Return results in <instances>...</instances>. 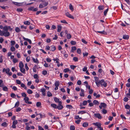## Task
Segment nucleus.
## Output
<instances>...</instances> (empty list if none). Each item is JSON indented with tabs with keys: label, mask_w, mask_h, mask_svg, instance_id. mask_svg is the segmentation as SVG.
<instances>
[{
	"label": "nucleus",
	"mask_w": 130,
	"mask_h": 130,
	"mask_svg": "<svg viewBox=\"0 0 130 130\" xmlns=\"http://www.w3.org/2000/svg\"><path fill=\"white\" fill-rule=\"evenodd\" d=\"M99 86H100V84L102 86H104V87H106L107 86V83H106L104 79H102L101 81L99 82Z\"/></svg>",
	"instance_id": "nucleus-2"
},
{
	"label": "nucleus",
	"mask_w": 130,
	"mask_h": 130,
	"mask_svg": "<svg viewBox=\"0 0 130 130\" xmlns=\"http://www.w3.org/2000/svg\"><path fill=\"white\" fill-rule=\"evenodd\" d=\"M75 129V126L74 125H71L70 127V130H74Z\"/></svg>",
	"instance_id": "nucleus-45"
},
{
	"label": "nucleus",
	"mask_w": 130,
	"mask_h": 130,
	"mask_svg": "<svg viewBox=\"0 0 130 130\" xmlns=\"http://www.w3.org/2000/svg\"><path fill=\"white\" fill-rule=\"evenodd\" d=\"M47 72L46 70H44L42 72V74L44 75H45L47 74Z\"/></svg>",
	"instance_id": "nucleus-54"
},
{
	"label": "nucleus",
	"mask_w": 130,
	"mask_h": 130,
	"mask_svg": "<svg viewBox=\"0 0 130 130\" xmlns=\"http://www.w3.org/2000/svg\"><path fill=\"white\" fill-rule=\"evenodd\" d=\"M71 37V35L70 34H68L67 35V38L68 39H70Z\"/></svg>",
	"instance_id": "nucleus-50"
},
{
	"label": "nucleus",
	"mask_w": 130,
	"mask_h": 130,
	"mask_svg": "<svg viewBox=\"0 0 130 130\" xmlns=\"http://www.w3.org/2000/svg\"><path fill=\"white\" fill-rule=\"evenodd\" d=\"M61 27L60 25H58L57 26V31L58 32H60L61 31Z\"/></svg>",
	"instance_id": "nucleus-15"
},
{
	"label": "nucleus",
	"mask_w": 130,
	"mask_h": 130,
	"mask_svg": "<svg viewBox=\"0 0 130 130\" xmlns=\"http://www.w3.org/2000/svg\"><path fill=\"white\" fill-rule=\"evenodd\" d=\"M62 102L61 101L59 102L58 105L57 106V108L59 110H61L63 108V106L61 105Z\"/></svg>",
	"instance_id": "nucleus-5"
},
{
	"label": "nucleus",
	"mask_w": 130,
	"mask_h": 130,
	"mask_svg": "<svg viewBox=\"0 0 130 130\" xmlns=\"http://www.w3.org/2000/svg\"><path fill=\"white\" fill-rule=\"evenodd\" d=\"M41 105V103L40 102H37L36 105L38 107H40Z\"/></svg>",
	"instance_id": "nucleus-33"
},
{
	"label": "nucleus",
	"mask_w": 130,
	"mask_h": 130,
	"mask_svg": "<svg viewBox=\"0 0 130 130\" xmlns=\"http://www.w3.org/2000/svg\"><path fill=\"white\" fill-rule=\"evenodd\" d=\"M70 70L69 68H66L63 70L64 72L65 73H66L70 71Z\"/></svg>",
	"instance_id": "nucleus-36"
},
{
	"label": "nucleus",
	"mask_w": 130,
	"mask_h": 130,
	"mask_svg": "<svg viewBox=\"0 0 130 130\" xmlns=\"http://www.w3.org/2000/svg\"><path fill=\"white\" fill-rule=\"evenodd\" d=\"M94 115L96 118H97L99 119H101L102 118L101 115L99 113H95Z\"/></svg>",
	"instance_id": "nucleus-9"
},
{
	"label": "nucleus",
	"mask_w": 130,
	"mask_h": 130,
	"mask_svg": "<svg viewBox=\"0 0 130 130\" xmlns=\"http://www.w3.org/2000/svg\"><path fill=\"white\" fill-rule=\"evenodd\" d=\"M76 48L75 46H73L72 47V52H74L73 51L76 50Z\"/></svg>",
	"instance_id": "nucleus-40"
},
{
	"label": "nucleus",
	"mask_w": 130,
	"mask_h": 130,
	"mask_svg": "<svg viewBox=\"0 0 130 130\" xmlns=\"http://www.w3.org/2000/svg\"><path fill=\"white\" fill-rule=\"evenodd\" d=\"M66 107L67 108H69L70 109H71V108H72V106L70 105H67Z\"/></svg>",
	"instance_id": "nucleus-38"
},
{
	"label": "nucleus",
	"mask_w": 130,
	"mask_h": 130,
	"mask_svg": "<svg viewBox=\"0 0 130 130\" xmlns=\"http://www.w3.org/2000/svg\"><path fill=\"white\" fill-rule=\"evenodd\" d=\"M47 96L48 97H50L52 96V94L49 91L47 92Z\"/></svg>",
	"instance_id": "nucleus-30"
},
{
	"label": "nucleus",
	"mask_w": 130,
	"mask_h": 130,
	"mask_svg": "<svg viewBox=\"0 0 130 130\" xmlns=\"http://www.w3.org/2000/svg\"><path fill=\"white\" fill-rule=\"evenodd\" d=\"M48 2H45V3H43V7H45L46 6H47L48 5Z\"/></svg>",
	"instance_id": "nucleus-44"
},
{
	"label": "nucleus",
	"mask_w": 130,
	"mask_h": 130,
	"mask_svg": "<svg viewBox=\"0 0 130 130\" xmlns=\"http://www.w3.org/2000/svg\"><path fill=\"white\" fill-rule=\"evenodd\" d=\"M56 49V48L55 46H51V50L52 51H55Z\"/></svg>",
	"instance_id": "nucleus-28"
},
{
	"label": "nucleus",
	"mask_w": 130,
	"mask_h": 130,
	"mask_svg": "<svg viewBox=\"0 0 130 130\" xmlns=\"http://www.w3.org/2000/svg\"><path fill=\"white\" fill-rule=\"evenodd\" d=\"M3 72H4L5 71L6 73L9 76H11L12 74L11 72H9L10 71V69L8 68H7L6 69L4 68L3 69Z\"/></svg>",
	"instance_id": "nucleus-3"
},
{
	"label": "nucleus",
	"mask_w": 130,
	"mask_h": 130,
	"mask_svg": "<svg viewBox=\"0 0 130 130\" xmlns=\"http://www.w3.org/2000/svg\"><path fill=\"white\" fill-rule=\"evenodd\" d=\"M54 100L57 103L58 102V103H59V102L60 101H59V99L56 97L54 98Z\"/></svg>",
	"instance_id": "nucleus-24"
},
{
	"label": "nucleus",
	"mask_w": 130,
	"mask_h": 130,
	"mask_svg": "<svg viewBox=\"0 0 130 130\" xmlns=\"http://www.w3.org/2000/svg\"><path fill=\"white\" fill-rule=\"evenodd\" d=\"M10 50L12 52H13L15 51V48L13 46H12L10 48Z\"/></svg>",
	"instance_id": "nucleus-35"
},
{
	"label": "nucleus",
	"mask_w": 130,
	"mask_h": 130,
	"mask_svg": "<svg viewBox=\"0 0 130 130\" xmlns=\"http://www.w3.org/2000/svg\"><path fill=\"white\" fill-rule=\"evenodd\" d=\"M11 96L12 98H14L15 96V95L14 93H12L11 94Z\"/></svg>",
	"instance_id": "nucleus-56"
},
{
	"label": "nucleus",
	"mask_w": 130,
	"mask_h": 130,
	"mask_svg": "<svg viewBox=\"0 0 130 130\" xmlns=\"http://www.w3.org/2000/svg\"><path fill=\"white\" fill-rule=\"evenodd\" d=\"M52 8L54 10H56L57 9L58 7L57 6H54L51 7V8Z\"/></svg>",
	"instance_id": "nucleus-51"
},
{
	"label": "nucleus",
	"mask_w": 130,
	"mask_h": 130,
	"mask_svg": "<svg viewBox=\"0 0 130 130\" xmlns=\"http://www.w3.org/2000/svg\"><path fill=\"white\" fill-rule=\"evenodd\" d=\"M86 113V111H79L78 112V114H83L84 113Z\"/></svg>",
	"instance_id": "nucleus-37"
},
{
	"label": "nucleus",
	"mask_w": 130,
	"mask_h": 130,
	"mask_svg": "<svg viewBox=\"0 0 130 130\" xmlns=\"http://www.w3.org/2000/svg\"><path fill=\"white\" fill-rule=\"evenodd\" d=\"M12 3L13 4H14L16 5H17V6H21L23 4V3H17V2H12Z\"/></svg>",
	"instance_id": "nucleus-10"
},
{
	"label": "nucleus",
	"mask_w": 130,
	"mask_h": 130,
	"mask_svg": "<svg viewBox=\"0 0 130 130\" xmlns=\"http://www.w3.org/2000/svg\"><path fill=\"white\" fill-rule=\"evenodd\" d=\"M55 86L56 87H58L59 85V83L58 81H56L55 84Z\"/></svg>",
	"instance_id": "nucleus-26"
},
{
	"label": "nucleus",
	"mask_w": 130,
	"mask_h": 130,
	"mask_svg": "<svg viewBox=\"0 0 130 130\" xmlns=\"http://www.w3.org/2000/svg\"><path fill=\"white\" fill-rule=\"evenodd\" d=\"M93 103L94 104L97 105H99V103L96 100L93 101Z\"/></svg>",
	"instance_id": "nucleus-23"
},
{
	"label": "nucleus",
	"mask_w": 130,
	"mask_h": 130,
	"mask_svg": "<svg viewBox=\"0 0 130 130\" xmlns=\"http://www.w3.org/2000/svg\"><path fill=\"white\" fill-rule=\"evenodd\" d=\"M88 125V123L87 122H84L83 124V126L84 127H87Z\"/></svg>",
	"instance_id": "nucleus-12"
},
{
	"label": "nucleus",
	"mask_w": 130,
	"mask_h": 130,
	"mask_svg": "<svg viewBox=\"0 0 130 130\" xmlns=\"http://www.w3.org/2000/svg\"><path fill=\"white\" fill-rule=\"evenodd\" d=\"M23 97H24L25 98L26 97V94L25 93H21Z\"/></svg>",
	"instance_id": "nucleus-57"
},
{
	"label": "nucleus",
	"mask_w": 130,
	"mask_h": 130,
	"mask_svg": "<svg viewBox=\"0 0 130 130\" xmlns=\"http://www.w3.org/2000/svg\"><path fill=\"white\" fill-rule=\"evenodd\" d=\"M23 39L24 40L28 41L30 44H31V41L30 40L24 37H23Z\"/></svg>",
	"instance_id": "nucleus-13"
},
{
	"label": "nucleus",
	"mask_w": 130,
	"mask_h": 130,
	"mask_svg": "<svg viewBox=\"0 0 130 130\" xmlns=\"http://www.w3.org/2000/svg\"><path fill=\"white\" fill-rule=\"evenodd\" d=\"M129 38L128 35H125L123 36V38L125 39H128Z\"/></svg>",
	"instance_id": "nucleus-17"
},
{
	"label": "nucleus",
	"mask_w": 130,
	"mask_h": 130,
	"mask_svg": "<svg viewBox=\"0 0 130 130\" xmlns=\"http://www.w3.org/2000/svg\"><path fill=\"white\" fill-rule=\"evenodd\" d=\"M101 105H102V107L104 108H105L107 106L106 104L104 103H101Z\"/></svg>",
	"instance_id": "nucleus-16"
},
{
	"label": "nucleus",
	"mask_w": 130,
	"mask_h": 130,
	"mask_svg": "<svg viewBox=\"0 0 130 130\" xmlns=\"http://www.w3.org/2000/svg\"><path fill=\"white\" fill-rule=\"evenodd\" d=\"M101 28L103 30L102 31H97V32L101 34H102L104 35H106L107 34V32H105L104 30L105 28V26H103L101 27Z\"/></svg>",
	"instance_id": "nucleus-4"
},
{
	"label": "nucleus",
	"mask_w": 130,
	"mask_h": 130,
	"mask_svg": "<svg viewBox=\"0 0 130 130\" xmlns=\"http://www.w3.org/2000/svg\"><path fill=\"white\" fill-rule=\"evenodd\" d=\"M9 29L10 31H11L12 30V28H11L10 26H5L4 27V32L3 33V36L5 37H8L10 35V33L9 32H8V30Z\"/></svg>",
	"instance_id": "nucleus-1"
},
{
	"label": "nucleus",
	"mask_w": 130,
	"mask_h": 130,
	"mask_svg": "<svg viewBox=\"0 0 130 130\" xmlns=\"http://www.w3.org/2000/svg\"><path fill=\"white\" fill-rule=\"evenodd\" d=\"M108 8H107L104 11V15L105 16L106 15L108 11Z\"/></svg>",
	"instance_id": "nucleus-48"
},
{
	"label": "nucleus",
	"mask_w": 130,
	"mask_h": 130,
	"mask_svg": "<svg viewBox=\"0 0 130 130\" xmlns=\"http://www.w3.org/2000/svg\"><path fill=\"white\" fill-rule=\"evenodd\" d=\"M24 100L25 101V102L27 104H32V102H29L28 101L29 100V98L28 97H26L24 98Z\"/></svg>",
	"instance_id": "nucleus-7"
},
{
	"label": "nucleus",
	"mask_w": 130,
	"mask_h": 130,
	"mask_svg": "<svg viewBox=\"0 0 130 130\" xmlns=\"http://www.w3.org/2000/svg\"><path fill=\"white\" fill-rule=\"evenodd\" d=\"M51 105L52 107L54 108H57V106L56 104H51Z\"/></svg>",
	"instance_id": "nucleus-22"
},
{
	"label": "nucleus",
	"mask_w": 130,
	"mask_h": 130,
	"mask_svg": "<svg viewBox=\"0 0 130 130\" xmlns=\"http://www.w3.org/2000/svg\"><path fill=\"white\" fill-rule=\"evenodd\" d=\"M87 104V101H84L83 103V105H85Z\"/></svg>",
	"instance_id": "nucleus-47"
},
{
	"label": "nucleus",
	"mask_w": 130,
	"mask_h": 130,
	"mask_svg": "<svg viewBox=\"0 0 130 130\" xmlns=\"http://www.w3.org/2000/svg\"><path fill=\"white\" fill-rule=\"evenodd\" d=\"M82 42L85 44H86L87 43V42L84 39H82Z\"/></svg>",
	"instance_id": "nucleus-60"
},
{
	"label": "nucleus",
	"mask_w": 130,
	"mask_h": 130,
	"mask_svg": "<svg viewBox=\"0 0 130 130\" xmlns=\"http://www.w3.org/2000/svg\"><path fill=\"white\" fill-rule=\"evenodd\" d=\"M17 11L18 12H22L23 11V9L22 8H17Z\"/></svg>",
	"instance_id": "nucleus-59"
},
{
	"label": "nucleus",
	"mask_w": 130,
	"mask_h": 130,
	"mask_svg": "<svg viewBox=\"0 0 130 130\" xmlns=\"http://www.w3.org/2000/svg\"><path fill=\"white\" fill-rule=\"evenodd\" d=\"M94 78H95V83L96 85L98 87L99 86V78L97 77H94Z\"/></svg>",
	"instance_id": "nucleus-8"
},
{
	"label": "nucleus",
	"mask_w": 130,
	"mask_h": 130,
	"mask_svg": "<svg viewBox=\"0 0 130 130\" xmlns=\"http://www.w3.org/2000/svg\"><path fill=\"white\" fill-rule=\"evenodd\" d=\"M77 52L78 53L80 54L81 53V50L80 48H78L77 50Z\"/></svg>",
	"instance_id": "nucleus-63"
},
{
	"label": "nucleus",
	"mask_w": 130,
	"mask_h": 130,
	"mask_svg": "<svg viewBox=\"0 0 130 130\" xmlns=\"http://www.w3.org/2000/svg\"><path fill=\"white\" fill-rule=\"evenodd\" d=\"M102 111L104 114H105L107 113V111L105 109H103Z\"/></svg>",
	"instance_id": "nucleus-43"
},
{
	"label": "nucleus",
	"mask_w": 130,
	"mask_h": 130,
	"mask_svg": "<svg viewBox=\"0 0 130 130\" xmlns=\"http://www.w3.org/2000/svg\"><path fill=\"white\" fill-rule=\"evenodd\" d=\"M73 59L75 62L77 61L78 60V58L76 57H74Z\"/></svg>",
	"instance_id": "nucleus-42"
},
{
	"label": "nucleus",
	"mask_w": 130,
	"mask_h": 130,
	"mask_svg": "<svg viewBox=\"0 0 130 130\" xmlns=\"http://www.w3.org/2000/svg\"><path fill=\"white\" fill-rule=\"evenodd\" d=\"M21 87L22 88H24L26 90L27 89V87L25 86V85L23 83H21Z\"/></svg>",
	"instance_id": "nucleus-21"
},
{
	"label": "nucleus",
	"mask_w": 130,
	"mask_h": 130,
	"mask_svg": "<svg viewBox=\"0 0 130 130\" xmlns=\"http://www.w3.org/2000/svg\"><path fill=\"white\" fill-rule=\"evenodd\" d=\"M15 31L16 32H18L20 31L21 30L19 28L17 27L15 28Z\"/></svg>",
	"instance_id": "nucleus-34"
},
{
	"label": "nucleus",
	"mask_w": 130,
	"mask_h": 130,
	"mask_svg": "<svg viewBox=\"0 0 130 130\" xmlns=\"http://www.w3.org/2000/svg\"><path fill=\"white\" fill-rule=\"evenodd\" d=\"M83 54L84 57L87 56L88 55V53L87 52L83 53Z\"/></svg>",
	"instance_id": "nucleus-52"
},
{
	"label": "nucleus",
	"mask_w": 130,
	"mask_h": 130,
	"mask_svg": "<svg viewBox=\"0 0 130 130\" xmlns=\"http://www.w3.org/2000/svg\"><path fill=\"white\" fill-rule=\"evenodd\" d=\"M27 93L29 94H31L33 93L32 91L30 89H28L27 90Z\"/></svg>",
	"instance_id": "nucleus-27"
},
{
	"label": "nucleus",
	"mask_w": 130,
	"mask_h": 130,
	"mask_svg": "<svg viewBox=\"0 0 130 130\" xmlns=\"http://www.w3.org/2000/svg\"><path fill=\"white\" fill-rule=\"evenodd\" d=\"M3 90L4 91H8V89L7 87L4 86L3 87Z\"/></svg>",
	"instance_id": "nucleus-20"
},
{
	"label": "nucleus",
	"mask_w": 130,
	"mask_h": 130,
	"mask_svg": "<svg viewBox=\"0 0 130 130\" xmlns=\"http://www.w3.org/2000/svg\"><path fill=\"white\" fill-rule=\"evenodd\" d=\"M20 70L22 72L24 73H25V70L24 68H20Z\"/></svg>",
	"instance_id": "nucleus-29"
},
{
	"label": "nucleus",
	"mask_w": 130,
	"mask_h": 130,
	"mask_svg": "<svg viewBox=\"0 0 130 130\" xmlns=\"http://www.w3.org/2000/svg\"><path fill=\"white\" fill-rule=\"evenodd\" d=\"M69 8L72 11H73V6H72V5L71 4H70L69 6Z\"/></svg>",
	"instance_id": "nucleus-18"
},
{
	"label": "nucleus",
	"mask_w": 130,
	"mask_h": 130,
	"mask_svg": "<svg viewBox=\"0 0 130 130\" xmlns=\"http://www.w3.org/2000/svg\"><path fill=\"white\" fill-rule=\"evenodd\" d=\"M104 6H100L98 7V9L100 10H103L104 8Z\"/></svg>",
	"instance_id": "nucleus-14"
},
{
	"label": "nucleus",
	"mask_w": 130,
	"mask_h": 130,
	"mask_svg": "<svg viewBox=\"0 0 130 130\" xmlns=\"http://www.w3.org/2000/svg\"><path fill=\"white\" fill-rule=\"evenodd\" d=\"M24 67V65L22 63L21 61L19 63V67L20 68H23Z\"/></svg>",
	"instance_id": "nucleus-25"
},
{
	"label": "nucleus",
	"mask_w": 130,
	"mask_h": 130,
	"mask_svg": "<svg viewBox=\"0 0 130 130\" xmlns=\"http://www.w3.org/2000/svg\"><path fill=\"white\" fill-rule=\"evenodd\" d=\"M24 23V24L28 25H29L30 23V22L28 21H25Z\"/></svg>",
	"instance_id": "nucleus-31"
},
{
	"label": "nucleus",
	"mask_w": 130,
	"mask_h": 130,
	"mask_svg": "<svg viewBox=\"0 0 130 130\" xmlns=\"http://www.w3.org/2000/svg\"><path fill=\"white\" fill-rule=\"evenodd\" d=\"M32 59L33 60V61L34 62L36 63H38L39 61L37 59H35L34 58H32Z\"/></svg>",
	"instance_id": "nucleus-19"
},
{
	"label": "nucleus",
	"mask_w": 130,
	"mask_h": 130,
	"mask_svg": "<svg viewBox=\"0 0 130 130\" xmlns=\"http://www.w3.org/2000/svg\"><path fill=\"white\" fill-rule=\"evenodd\" d=\"M2 125L4 127H6L7 125V124L6 122H4L2 124Z\"/></svg>",
	"instance_id": "nucleus-32"
},
{
	"label": "nucleus",
	"mask_w": 130,
	"mask_h": 130,
	"mask_svg": "<svg viewBox=\"0 0 130 130\" xmlns=\"http://www.w3.org/2000/svg\"><path fill=\"white\" fill-rule=\"evenodd\" d=\"M70 43L72 45H75L76 43V42L73 41H71L70 42Z\"/></svg>",
	"instance_id": "nucleus-46"
},
{
	"label": "nucleus",
	"mask_w": 130,
	"mask_h": 130,
	"mask_svg": "<svg viewBox=\"0 0 130 130\" xmlns=\"http://www.w3.org/2000/svg\"><path fill=\"white\" fill-rule=\"evenodd\" d=\"M60 22H61L62 23H63L64 24H68L67 22L65 20H61L60 21Z\"/></svg>",
	"instance_id": "nucleus-55"
},
{
	"label": "nucleus",
	"mask_w": 130,
	"mask_h": 130,
	"mask_svg": "<svg viewBox=\"0 0 130 130\" xmlns=\"http://www.w3.org/2000/svg\"><path fill=\"white\" fill-rule=\"evenodd\" d=\"M125 108L126 109H129L130 108V106L129 105L127 104L125 105Z\"/></svg>",
	"instance_id": "nucleus-58"
},
{
	"label": "nucleus",
	"mask_w": 130,
	"mask_h": 130,
	"mask_svg": "<svg viewBox=\"0 0 130 130\" xmlns=\"http://www.w3.org/2000/svg\"><path fill=\"white\" fill-rule=\"evenodd\" d=\"M34 8V7H32L29 8H28V10L31 11H33V10Z\"/></svg>",
	"instance_id": "nucleus-53"
},
{
	"label": "nucleus",
	"mask_w": 130,
	"mask_h": 130,
	"mask_svg": "<svg viewBox=\"0 0 130 130\" xmlns=\"http://www.w3.org/2000/svg\"><path fill=\"white\" fill-rule=\"evenodd\" d=\"M19 105V101L17 102L15 104L14 107H17Z\"/></svg>",
	"instance_id": "nucleus-39"
},
{
	"label": "nucleus",
	"mask_w": 130,
	"mask_h": 130,
	"mask_svg": "<svg viewBox=\"0 0 130 130\" xmlns=\"http://www.w3.org/2000/svg\"><path fill=\"white\" fill-rule=\"evenodd\" d=\"M16 82L17 84L18 85H20L21 84V81L17 79L16 80Z\"/></svg>",
	"instance_id": "nucleus-41"
},
{
	"label": "nucleus",
	"mask_w": 130,
	"mask_h": 130,
	"mask_svg": "<svg viewBox=\"0 0 130 130\" xmlns=\"http://www.w3.org/2000/svg\"><path fill=\"white\" fill-rule=\"evenodd\" d=\"M35 26L33 25H32V26H30L29 27V29L30 30H32L33 28H34Z\"/></svg>",
	"instance_id": "nucleus-61"
},
{
	"label": "nucleus",
	"mask_w": 130,
	"mask_h": 130,
	"mask_svg": "<svg viewBox=\"0 0 130 130\" xmlns=\"http://www.w3.org/2000/svg\"><path fill=\"white\" fill-rule=\"evenodd\" d=\"M18 123V122L17 120H14L12 123L13 124H15L16 125Z\"/></svg>",
	"instance_id": "nucleus-62"
},
{
	"label": "nucleus",
	"mask_w": 130,
	"mask_h": 130,
	"mask_svg": "<svg viewBox=\"0 0 130 130\" xmlns=\"http://www.w3.org/2000/svg\"><path fill=\"white\" fill-rule=\"evenodd\" d=\"M65 15L67 17H68L70 18L71 19H74V17L72 15L69 13L67 12L65 13Z\"/></svg>",
	"instance_id": "nucleus-6"
},
{
	"label": "nucleus",
	"mask_w": 130,
	"mask_h": 130,
	"mask_svg": "<svg viewBox=\"0 0 130 130\" xmlns=\"http://www.w3.org/2000/svg\"><path fill=\"white\" fill-rule=\"evenodd\" d=\"M93 124L97 126L98 128H100L101 127V124L100 123H93Z\"/></svg>",
	"instance_id": "nucleus-11"
},
{
	"label": "nucleus",
	"mask_w": 130,
	"mask_h": 130,
	"mask_svg": "<svg viewBox=\"0 0 130 130\" xmlns=\"http://www.w3.org/2000/svg\"><path fill=\"white\" fill-rule=\"evenodd\" d=\"M11 44L12 46L14 45L15 44V42L14 41H11Z\"/></svg>",
	"instance_id": "nucleus-49"
},
{
	"label": "nucleus",
	"mask_w": 130,
	"mask_h": 130,
	"mask_svg": "<svg viewBox=\"0 0 130 130\" xmlns=\"http://www.w3.org/2000/svg\"><path fill=\"white\" fill-rule=\"evenodd\" d=\"M38 130H44L43 128L39 126H38Z\"/></svg>",
	"instance_id": "nucleus-64"
}]
</instances>
